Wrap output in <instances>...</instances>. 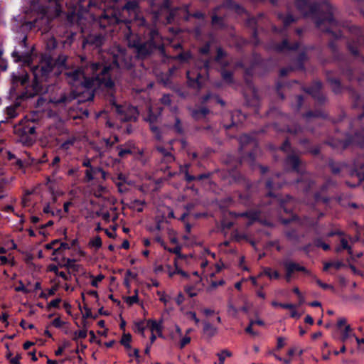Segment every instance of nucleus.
Masks as SVG:
<instances>
[{
  "instance_id": "f257e3e1",
  "label": "nucleus",
  "mask_w": 364,
  "mask_h": 364,
  "mask_svg": "<svg viewBox=\"0 0 364 364\" xmlns=\"http://www.w3.org/2000/svg\"><path fill=\"white\" fill-rule=\"evenodd\" d=\"M109 67H104L100 76H97L95 78L87 79L84 73L80 70H77L73 72L66 73V75L68 78V82L70 84H77L78 82L82 87L91 89L94 88L95 85L99 86H105L111 88L114 86V82L110 79L108 71Z\"/></svg>"
},
{
  "instance_id": "f03ea898",
  "label": "nucleus",
  "mask_w": 364,
  "mask_h": 364,
  "mask_svg": "<svg viewBox=\"0 0 364 364\" xmlns=\"http://www.w3.org/2000/svg\"><path fill=\"white\" fill-rule=\"evenodd\" d=\"M169 338L172 343L180 349L183 348L191 341L190 336L183 334L181 328L178 325H176L171 331Z\"/></svg>"
},
{
  "instance_id": "7ed1b4c3",
  "label": "nucleus",
  "mask_w": 364,
  "mask_h": 364,
  "mask_svg": "<svg viewBox=\"0 0 364 364\" xmlns=\"http://www.w3.org/2000/svg\"><path fill=\"white\" fill-rule=\"evenodd\" d=\"M117 111L122 121L136 120L138 117V110L132 106H127L124 108L116 106Z\"/></svg>"
},
{
  "instance_id": "20e7f679",
  "label": "nucleus",
  "mask_w": 364,
  "mask_h": 364,
  "mask_svg": "<svg viewBox=\"0 0 364 364\" xmlns=\"http://www.w3.org/2000/svg\"><path fill=\"white\" fill-rule=\"evenodd\" d=\"M284 265L287 270L286 279L287 282H290L291 275L294 272H306L305 267L300 266L294 262H285Z\"/></svg>"
},
{
  "instance_id": "39448f33",
  "label": "nucleus",
  "mask_w": 364,
  "mask_h": 364,
  "mask_svg": "<svg viewBox=\"0 0 364 364\" xmlns=\"http://www.w3.org/2000/svg\"><path fill=\"white\" fill-rule=\"evenodd\" d=\"M146 326L150 329L151 333H156L159 337L162 336V323L155 320H148Z\"/></svg>"
},
{
  "instance_id": "423d86ee",
  "label": "nucleus",
  "mask_w": 364,
  "mask_h": 364,
  "mask_svg": "<svg viewBox=\"0 0 364 364\" xmlns=\"http://www.w3.org/2000/svg\"><path fill=\"white\" fill-rule=\"evenodd\" d=\"M272 305L274 307H282L283 309H288L290 310V316L292 318L300 317V315L298 314L296 306L291 304H281L277 301H272Z\"/></svg>"
},
{
  "instance_id": "0eeeda50",
  "label": "nucleus",
  "mask_w": 364,
  "mask_h": 364,
  "mask_svg": "<svg viewBox=\"0 0 364 364\" xmlns=\"http://www.w3.org/2000/svg\"><path fill=\"white\" fill-rule=\"evenodd\" d=\"M187 77L188 79V83L191 86L199 88L200 86V75L193 70L187 72Z\"/></svg>"
},
{
  "instance_id": "6e6552de",
  "label": "nucleus",
  "mask_w": 364,
  "mask_h": 364,
  "mask_svg": "<svg viewBox=\"0 0 364 364\" xmlns=\"http://www.w3.org/2000/svg\"><path fill=\"white\" fill-rule=\"evenodd\" d=\"M48 270L54 272L55 275L62 277L65 280H68L70 277V274L68 272L59 271L58 267L55 264H50L48 267Z\"/></svg>"
},
{
  "instance_id": "1a4fd4ad",
  "label": "nucleus",
  "mask_w": 364,
  "mask_h": 364,
  "mask_svg": "<svg viewBox=\"0 0 364 364\" xmlns=\"http://www.w3.org/2000/svg\"><path fill=\"white\" fill-rule=\"evenodd\" d=\"M341 340L342 342H346L349 338L353 337L355 338V335L353 333V329L350 325H346L345 328H341Z\"/></svg>"
},
{
  "instance_id": "9d476101",
  "label": "nucleus",
  "mask_w": 364,
  "mask_h": 364,
  "mask_svg": "<svg viewBox=\"0 0 364 364\" xmlns=\"http://www.w3.org/2000/svg\"><path fill=\"white\" fill-rule=\"evenodd\" d=\"M102 245V240L99 236L92 237L88 243V247L95 251L101 248Z\"/></svg>"
},
{
  "instance_id": "9b49d317",
  "label": "nucleus",
  "mask_w": 364,
  "mask_h": 364,
  "mask_svg": "<svg viewBox=\"0 0 364 364\" xmlns=\"http://www.w3.org/2000/svg\"><path fill=\"white\" fill-rule=\"evenodd\" d=\"M217 333V328L210 324V323L205 322L203 327V333L208 336L212 337Z\"/></svg>"
},
{
  "instance_id": "f8f14e48",
  "label": "nucleus",
  "mask_w": 364,
  "mask_h": 364,
  "mask_svg": "<svg viewBox=\"0 0 364 364\" xmlns=\"http://www.w3.org/2000/svg\"><path fill=\"white\" fill-rule=\"evenodd\" d=\"M263 274L267 275L270 279H277L280 277L279 273L277 270H272L270 268L264 269L259 276L260 277Z\"/></svg>"
},
{
  "instance_id": "ddd939ff",
  "label": "nucleus",
  "mask_w": 364,
  "mask_h": 364,
  "mask_svg": "<svg viewBox=\"0 0 364 364\" xmlns=\"http://www.w3.org/2000/svg\"><path fill=\"white\" fill-rule=\"evenodd\" d=\"M195 285L186 286L184 289L186 293L188 295L189 297L196 296L200 291Z\"/></svg>"
},
{
  "instance_id": "4468645a",
  "label": "nucleus",
  "mask_w": 364,
  "mask_h": 364,
  "mask_svg": "<svg viewBox=\"0 0 364 364\" xmlns=\"http://www.w3.org/2000/svg\"><path fill=\"white\" fill-rule=\"evenodd\" d=\"M157 150L163 156V157L164 158V160L166 162H171L174 160L173 156L170 152L165 150L164 148L158 147Z\"/></svg>"
},
{
  "instance_id": "2eb2a0df",
  "label": "nucleus",
  "mask_w": 364,
  "mask_h": 364,
  "mask_svg": "<svg viewBox=\"0 0 364 364\" xmlns=\"http://www.w3.org/2000/svg\"><path fill=\"white\" fill-rule=\"evenodd\" d=\"M219 359L218 364H224L225 358L232 356V353L228 350H223L217 354Z\"/></svg>"
},
{
  "instance_id": "dca6fc26",
  "label": "nucleus",
  "mask_w": 364,
  "mask_h": 364,
  "mask_svg": "<svg viewBox=\"0 0 364 364\" xmlns=\"http://www.w3.org/2000/svg\"><path fill=\"white\" fill-rule=\"evenodd\" d=\"M343 265H344L343 263L342 262H340V261H336V262H327V263H326L324 264L323 269H324V270H327L330 267H333L336 269H339Z\"/></svg>"
},
{
  "instance_id": "f3484780",
  "label": "nucleus",
  "mask_w": 364,
  "mask_h": 364,
  "mask_svg": "<svg viewBox=\"0 0 364 364\" xmlns=\"http://www.w3.org/2000/svg\"><path fill=\"white\" fill-rule=\"evenodd\" d=\"M90 278L91 279V285L95 287H97L100 282L102 281L105 278V276L102 274H98L95 277L93 275H90Z\"/></svg>"
},
{
  "instance_id": "a211bd4d",
  "label": "nucleus",
  "mask_w": 364,
  "mask_h": 364,
  "mask_svg": "<svg viewBox=\"0 0 364 364\" xmlns=\"http://www.w3.org/2000/svg\"><path fill=\"white\" fill-rule=\"evenodd\" d=\"M132 341V336L129 333H124L122 339L121 343L124 345L127 348H130V343Z\"/></svg>"
},
{
  "instance_id": "6ab92c4d",
  "label": "nucleus",
  "mask_w": 364,
  "mask_h": 364,
  "mask_svg": "<svg viewBox=\"0 0 364 364\" xmlns=\"http://www.w3.org/2000/svg\"><path fill=\"white\" fill-rule=\"evenodd\" d=\"M134 331L135 332L141 334L143 337H145V326L144 322L141 321L136 323L134 326Z\"/></svg>"
},
{
  "instance_id": "aec40b11",
  "label": "nucleus",
  "mask_w": 364,
  "mask_h": 364,
  "mask_svg": "<svg viewBox=\"0 0 364 364\" xmlns=\"http://www.w3.org/2000/svg\"><path fill=\"white\" fill-rule=\"evenodd\" d=\"M67 60V57L65 55H60L55 62V65L59 68H65V63Z\"/></svg>"
},
{
  "instance_id": "412c9836",
  "label": "nucleus",
  "mask_w": 364,
  "mask_h": 364,
  "mask_svg": "<svg viewBox=\"0 0 364 364\" xmlns=\"http://www.w3.org/2000/svg\"><path fill=\"white\" fill-rule=\"evenodd\" d=\"M341 248H337V249H336V251H337V252H339V251H341V250H348V252H349L350 254H352L351 248H350V247L348 245V240H347L346 238H342V239H341Z\"/></svg>"
},
{
  "instance_id": "4be33fe9",
  "label": "nucleus",
  "mask_w": 364,
  "mask_h": 364,
  "mask_svg": "<svg viewBox=\"0 0 364 364\" xmlns=\"http://www.w3.org/2000/svg\"><path fill=\"white\" fill-rule=\"evenodd\" d=\"M157 294L159 296V300L163 302L165 305H167L170 301L171 297L166 295L164 292L158 291Z\"/></svg>"
},
{
  "instance_id": "5701e85b",
  "label": "nucleus",
  "mask_w": 364,
  "mask_h": 364,
  "mask_svg": "<svg viewBox=\"0 0 364 364\" xmlns=\"http://www.w3.org/2000/svg\"><path fill=\"white\" fill-rule=\"evenodd\" d=\"M186 316L188 319L194 321L196 325H198L200 320L196 316V314L194 311H188L186 313Z\"/></svg>"
},
{
  "instance_id": "b1692460",
  "label": "nucleus",
  "mask_w": 364,
  "mask_h": 364,
  "mask_svg": "<svg viewBox=\"0 0 364 364\" xmlns=\"http://www.w3.org/2000/svg\"><path fill=\"white\" fill-rule=\"evenodd\" d=\"M14 289L16 291H21L24 294H28L30 292L29 289L25 287L22 281L21 280L18 281V285L15 287Z\"/></svg>"
},
{
  "instance_id": "393cba45",
  "label": "nucleus",
  "mask_w": 364,
  "mask_h": 364,
  "mask_svg": "<svg viewBox=\"0 0 364 364\" xmlns=\"http://www.w3.org/2000/svg\"><path fill=\"white\" fill-rule=\"evenodd\" d=\"M0 262L1 264H13L14 262V257L11 255L9 256H0Z\"/></svg>"
},
{
  "instance_id": "a878e982",
  "label": "nucleus",
  "mask_w": 364,
  "mask_h": 364,
  "mask_svg": "<svg viewBox=\"0 0 364 364\" xmlns=\"http://www.w3.org/2000/svg\"><path fill=\"white\" fill-rule=\"evenodd\" d=\"M125 301L129 305L136 304L138 302V296L136 294H134L133 296H128L125 299Z\"/></svg>"
},
{
  "instance_id": "bb28decb",
  "label": "nucleus",
  "mask_w": 364,
  "mask_h": 364,
  "mask_svg": "<svg viewBox=\"0 0 364 364\" xmlns=\"http://www.w3.org/2000/svg\"><path fill=\"white\" fill-rule=\"evenodd\" d=\"M293 291L297 295L299 299V304H302L304 302V297L303 294L301 293L298 287H294L293 289Z\"/></svg>"
},
{
  "instance_id": "cd10ccee",
  "label": "nucleus",
  "mask_w": 364,
  "mask_h": 364,
  "mask_svg": "<svg viewBox=\"0 0 364 364\" xmlns=\"http://www.w3.org/2000/svg\"><path fill=\"white\" fill-rule=\"evenodd\" d=\"M10 356H11V354H9L6 355L7 358L9 359L11 363L20 364V359H21L20 355L17 354L16 356H14V358H10Z\"/></svg>"
},
{
  "instance_id": "c85d7f7f",
  "label": "nucleus",
  "mask_w": 364,
  "mask_h": 364,
  "mask_svg": "<svg viewBox=\"0 0 364 364\" xmlns=\"http://www.w3.org/2000/svg\"><path fill=\"white\" fill-rule=\"evenodd\" d=\"M69 343L68 342H65L61 346H60L58 350H55V355L58 356L60 355L63 350L68 346Z\"/></svg>"
},
{
  "instance_id": "c756f323",
  "label": "nucleus",
  "mask_w": 364,
  "mask_h": 364,
  "mask_svg": "<svg viewBox=\"0 0 364 364\" xmlns=\"http://www.w3.org/2000/svg\"><path fill=\"white\" fill-rule=\"evenodd\" d=\"M95 173V171L92 168L87 169L85 171V177L87 181H92L94 178L93 174Z\"/></svg>"
},
{
  "instance_id": "7c9ffc66",
  "label": "nucleus",
  "mask_w": 364,
  "mask_h": 364,
  "mask_svg": "<svg viewBox=\"0 0 364 364\" xmlns=\"http://www.w3.org/2000/svg\"><path fill=\"white\" fill-rule=\"evenodd\" d=\"M87 337V331L82 330L75 333V339L77 338H85Z\"/></svg>"
},
{
  "instance_id": "2f4dec72",
  "label": "nucleus",
  "mask_w": 364,
  "mask_h": 364,
  "mask_svg": "<svg viewBox=\"0 0 364 364\" xmlns=\"http://www.w3.org/2000/svg\"><path fill=\"white\" fill-rule=\"evenodd\" d=\"M9 315L6 313H3L0 315V321L4 323V326L7 327L9 324L8 321Z\"/></svg>"
},
{
  "instance_id": "473e14b6",
  "label": "nucleus",
  "mask_w": 364,
  "mask_h": 364,
  "mask_svg": "<svg viewBox=\"0 0 364 364\" xmlns=\"http://www.w3.org/2000/svg\"><path fill=\"white\" fill-rule=\"evenodd\" d=\"M176 272L177 274H180L183 279H189V274L187 272L183 271L181 269H180L178 266H176Z\"/></svg>"
},
{
  "instance_id": "72a5a7b5",
  "label": "nucleus",
  "mask_w": 364,
  "mask_h": 364,
  "mask_svg": "<svg viewBox=\"0 0 364 364\" xmlns=\"http://www.w3.org/2000/svg\"><path fill=\"white\" fill-rule=\"evenodd\" d=\"M51 324L56 327V328H60L63 324V322L61 321V319L58 317V318H55L51 323Z\"/></svg>"
},
{
  "instance_id": "f704fd0d",
  "label": "nucleus",
  "mask_w": 364,
  "mask_h": 364,
  "mask_svg": "<svg viewBox=\"0 0 364 364\" xmlns=\"http://www.w3.org/2000/svg\"><path fill=\"white\" fill-rule=\"evenodd\" d=\"M20 326L23 328V329H27V328H34V326L33 324L32 323H27L26 322L25 320H21V322H20Z\"/></svg>"
},
{
  "instance_id": "c9c22d12",
  "label": "nucleus",
  "mask_w": 364,
  "mask_h": 364,
  "mask_svg": "<svg viewBox=\"0 0 364 364\" xmlns=\"http://www.w3.org/2000/svg\"><path fill=\"white\" fill-rule=\"evenodd\" d=\"M157 119V116L154 114L152 112V109H149V114L147 118V120L149 121L151 123H153L154 121H156Z\"/></svg>"
},
{
  "instance_id": "e433bc0d",
  "label": "nucleus",
  "mask_w": 364,
  "mask_h": 364,
  "mask_svg": "<svg viewBox=\"0 0 364 364\" xmlns=\"http://www.w3.org/2000/svg\"><path fill=\"white\" fill-rule=\"evenodd\" d=\"M316 283H317L318 285H319L321 288H323L324 289H333V287L331 285L323 283L319 279L316 280Z\"/></svg>"
},
{
  "instance_id": "4c0bfd02",
  "label": "nucleus",
  "mask_w": 364,
  "mask_h": 364,
  "mask_svg": "<svg viewBox=\"0 0 364 364\" xmlns=\"http://www.w3.org/2000/svg\"><path fill=\"white\" fill-rule=\"evenodd\" d=\"M316 245L318 247H322L324 250H328L330 248L328 245L323 243L321 240H317Z\"/></svg>"
},
{
  "instance_id": "58836bf2",
  "label": "nucleus",
  "mask_w": 364,
  "mask_h": 364,
  "mask_svg": "<svg viewBox=\"0 0 364 364\" xmlns=\"http://www.w3.org/2000/svg\"><path fill=\"white\" fill-rule=\"evenodd\" d=\"M346 325H348L347 323L346 319L343 317L338 318V327L341 329L342 327L345 328Z\"/></svg>"
},
{
  "instance_id": "ea45409f",
  "label": "nucleus",
  "mask_w": 364,
  "mask_h": 364,
  "mask_svg": "<svg viewBox=\"0 0 364 364\" xmlns=\"http://www.w3.org/2000/svg\"><path fill=\"white\" fill-rule=\"evenodd\" d=\"M176 266H178V264L176 262H175V270H173L171 269V267L170 266H168L167 268H168V274L169 276V277H173L176 274H177L176 272Z\"/></svg>"
},
{
  "instance_id": "a19ab883",
  "label": "nucleus",
  "mask_w": 364,
  "mask_h": 364,
  "mask_svg": "<svg viewBox=\"0 0 364 364\" xmlns=\"http://www.w3.org/2000/svg\"><path fill=\"white\" fill-rule=\"evenodd\" d=\"M60 301H61L60 299H55L54 300H52L49 303L48 306L53 307V308H57V307L59 306V304L60 303Z\"/></svg>"
},
{
  "instance_id": "79ce46f5",
  "label": "nucleus",
  "mask_w": 364,
  "mask_h": 364,
  "mask_svg": "<svg viewBox=\"0 0 364 364\" xmlns=\"http://www.w3.org/2000/svg\"><path fill=\"white\" fill-rule=\"evenodd\" d=\"M161 101L163 104L166 105H168L171 103V99L169 95H164L161 99Z\"/></svg>"
},
{
  "instance_id": "37998d69",
  "label": "nucleus",
  "mask_w": 364,
  "mask_h": 364,
  "mask_svg": "<svg viewBox=\"0 0 364 364\" xmlns=\"http://www.w3.org/2000/svg\"><path fill=\"white\" fill-rule=\"evenodd\" d=\"M151 129L153 132V133L155 134V136L157 139H160L159 129L156 127H155V126L151 125Z\"/></svg>"
},
{
  "instance_id": "c03bdc74",
  "label": "nucleus",
  "mask_w": 364,
  "mask_h": 364,
  "mask_svg": "<svg viewBox=\"0 0 364 364\" xmlns=\"http://www.w3.org/2000/svg\"><path fill=\"white\" fill-rule=\"evenodd\" d=\"M43 212L45 213H50L52 215H54L53 212L50 210L49 204H46L43 208Z\"/></svg>"
},
{
  "instance_id": "a18cd8bd",
  "label": "nucleus",
  "mask_w": 364,
  "mask_h": 364,
  "mask_svg": "<svg viewBox=\"0 0 364 364\" xmlns=\"http://www.w3.org/2000/svg\"><path fill=\"white\" fill-rule=\"evenodd\" d=\"M130 149H121L119 152V156L123 157L125 154H130Z\"/></svg>"
},
{
  "instance_id": "49530a36",
  "label": "nucleus",
  "mask_w": 364,
  "mask_h": 364,
  "mask_svg": "<svg viewBox=\"0 0 364 364\" xmlns=\"http://www.w3.org/2000/svg\"><path fill=\"white\" fill-rule=\"evenodd\" d=\"M305 322L312 325L314 323V319L310 315H307L305 317Z\"/></svg>"
},
{
  "instance_id": "de8ad7c7",
  "label": "nucleus",
  "mask_w": 364,
  "mask_h": 364,
  "mask_svg": "<svg viewBox=\"0 0 364 364\" xmlns=\"http://www.w3.org/2000/svg\"><path fill=\"white\" fill-rule=\"evenodd\" d=\"M100 64L94 63V64H92V65L90 66V68L89 69H90V70H92V71H93V72H96V71L98 70V68H99V67H100Z\"/></svg>"
},
{
  "instance_id": "09e8293b",
  "label": "nucleus",
  "mask_w": 364,
  "mask_h": 364,
  "mask_svg": "<svg viewBox=\"0 0 364 364\" xmlns=\"http://www.w3.org/2000/svg\"><path fill=\"white\" fill-rule=\"evenodd\" d=\"M156 241L158 242L164 249H167L164 240L160 237H156Z\"/></svg>"
},
{
  "instance_id": "8fccbe9b",
  "label": "nucleus",
  "mask_w": 364,
  "mask_h": 364,
  "mask_svg": "<svg viewBox=\"0 0 364 364\" xmlns=\"http://www.w3.org/2000/svg\"><path fill=\"white\" fill-rule=\"evenodd\" d=\"M284 339L282 338H279L278 340H277V346L278 348H281L284 346Z\"/></svg>"
},
{
  "instance_id": "3c124183",
  "label": "nucleus",
  "mask_w": 364,
  "mask_h": 364,
  "mask_svg": "<svg viewBox=\"0 0 364 364\" xmlns=\"http://www.w3.org/2000/svg\"><path fill=\"white\" fill-rule=\"evenodd\" d=\"M157 336H158L156 333H151L150 337V346H151L155 342Z\"/></svg>"
},
{
  "instance_id": "603ef678",
  "label": "nucleus",
  "mask_w": 364,
  "mask_h": 364,
  "mask_svg": "<svg viewBox=\"0 0 364 364\" xmlns=\"http://www.w3.org/2000/svg\"><path fill=\"white\" fill-rule=\"evenodd\" d=\"M33 345V342L27 341V342H26V343L23 344V348H24L25 350H27V349L30 348V347H31Z\"/></svg>"
},
{
  "instance_id": "864d4df0",
  "label": "nucleus",
  "mask_w": 364,
  "mask_h": 364,
  "mask_svg": "<svg viewBox=\"0 0 364 364\" xmlns=\"http://www.w3.org/2000/svg\"><path fill=\"white\" fill-rule=\"evenodd\" d=\"M193 274L194 276L197 277V279H196V281L195 282L196 284H198V283H200V282H201V281H202V279H201V277L199 276V274H198V272H194L193 273Z\"/></svg>"
},
{
  "instance_id": "5fc2aeb1",
  "label": "nucleus",
  "mask_w": 364,
  "mask_h": 364,
  "mask_svg": "<svg viewBox=\"0 0 364 364\" xmlns=\"http://www.w3.org/2000/svg\"><path fill=\"white\" fill-rule=\"evenodd\" d=\"M71 204H72V203H71L70 202H67V203H65L64 204V205H63V208H64V211H65V213H68V211H69V207L71 205Z\"/></svg>"
},
{
  "instance_id": "6e6d98bb",
  "label": "nucleus",
  "mask_w": 364,
  "mask_h": 364,
  "mask_svg": "<svg viewBox=\"0 0 364 364\" xmlns=\"http://www.w3.org/2000/svg\"><path fill=\"white\" fill-rule=\"evenodd\" d=\"M58 242L57 240L53 241L51 243L46 245L45 247L48 250H50L53 248V245Z\"/></svg>"
},
{
  "instance_id": "4d7b16f0",
  "label": "nucleus",
  "mask_w": 364,
  "mask_h": 364,
  "mask_svg": "<svg viewBox=\"0 0 364 364\" xmlns=\"http://www.w3.org/2000/svg\"><path fill=\"white\" fill-rule=\"evenodd\" d=\"M322 336V333L321 331H317L312 334L311 337L313 339H316L318 338H320Z\"/></svg>"
},
{
  "instance_id": "13d9d810",
  "label": "nucleus",
  "mask_w": 364,
  "mask_h": 364,
  "mask_svg": "<svg viewBox=\"0 0 364 364\" xmlns=\"http://www.w3.org/2000/svg\"><path fill=\"white\" fill-rule=\"evenodd\" d=\"M63 306L68 311V312L70 313L71 309V305L70 304V303L64 301Z\"/></svg>"
},
{
  "instance_id": "bf43d9fd",
  "label": "nucleus",
  "mask_w": 364,
  "mask_h": 364,
  "mask_svg": "<svg viewBox=\"0 0 364 364\" xmlns=\"http://www.w3.org/2000/svg\"><path fill=\"white\" fill-rule=\"evenodd\" d=\"M47 363L48 364H61V363H63V360L62 361H57V360H54L48 359L47 360Z\"/></svg>"
},
{
  "instance_id": "052dcab7",
  "label": "nucleus",
  "mask_w": 364,
  "mask_h": 364,
  "mask_svg": "<svg viewBox=\"0 0 364 364\" xmlns=\"http://www.w3.org/2000/svg\"><path fill=\"white\" fill-rule=\"evenodd\" d=\"M237 309H235V307H232V306L230 307L229 313H230L231 315H232V316H235V315H236V314H237Z\"/></svg>"
},
{
  "instance_id": "680f3d73",
  "label": "nucleus",
  "mask_w": 364,
  "mask_h": 364,
  "mask_svg": "<svg viewBox=\"0 0 364 364\" xmlns=\"http://www.w3.org/2000/svg\"><path fill=\"white\" fill-rule=\"evenodd\" d=\"M355 339L358 346H360L361 344H364V338H359L355 336Z\"/></svg>"
},
{
  "instance_id": "e2e57ef3",
  "label": "nucleus",
  "mask_w": 364,
  "mask_h": 364,
  "mask_svg": "<svg viewBox=\"0 0 364 364\" xmlns=\"http://www.w3.org/2000/svg\"><path fill=\"white\" fill-rule=\"evenodd\" d=\"M56 290H57L56 287H53V288L48 289V296L53 295L55 293Z\"/></svg>"
},
{
  "instance_id": "0e129e2a",
  "label": "nucleus",
  "mask_w": 364,
  "mask_h": 364,
  "mask_svg": "<svg viewBox=\"0 0 364 364\" xmlns=\"http://www.w3.org/2000/svg\"><path fill=\"white\" fill-rule=\"evenodd\" d=\"M122 247L124 248V249H128L129 247V243L127 240H124L123 241L122 244Z\"/></svg>"
},
{
  "instance_id": "69168bd1",
  "label": "nucleus",
  "mask_w": 364,
  "mask_h": 364,
  "mask_svg": "<svg viewBox=\"0 0 364 364\" xmlns=\"http://www.w3.org/2000/svg\"><path fill=\"white\" fill-rule=\"evenodd\" d=\"M136 6L135 3H128L125 6L124 9L129 10L130 9L134 8Z\"/></svg>"
},
{
  "instance_id": "338daca9",
  "label": "nucleus",
  "mask_w": 364,
  "mask_h": 364,
  "mask_svg": "<svg viewBox=\"0 0 364 364\" xmlns=\"http://www.w3.org/2000/svg\"><path fill=\"white\" fill-rule=\"evenodd\" d=\"M82 165L86 167H90V168H92L90 161L89 159L85 160L82 163Z\"/></svg>"
},
{
  "instance_id": "774afa93",
  "label": "nucleus",
  "mask_w": 364,
  "mask_h": 364,
  "mask_svg": "<svg viewBox=\"0 0 364 364\" xmlns=\"http://www.w3.org/2000/svg\"><path fill=\"white\" fill-rule=\"evenodd\" d=\"M276 358L282 362H283L284 364H289L290 363V360H287V359H282V358L279 357V356H276Z\"/></svg>"
}]
</instances>
